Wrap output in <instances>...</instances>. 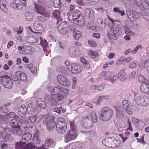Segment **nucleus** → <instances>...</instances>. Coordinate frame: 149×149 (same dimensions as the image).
Instances as JSON below:
<instances>
[{
    "mask_svg": "<svg viewBox=\"0 0 149 149\" xmlns=\"http://www.w3.org/2000/svg\"><path fill=\"white\" fill-rule=\"evenodd\" d=\"M38 116L36 115H33L29 116L28 118V119L29 120L30 122L32 123H34L37 119Z\"/></svg>",
    "mask_w": 149,
    "mask_h": 149,
    "instance_id": "603ef678",
    "label": "nucleus"
},
{
    "mask_svg": "<svg viewBox=\"0 0 149 149\" xmlns=\"http://www.w3.org/2000/svg\"><path fill=\"white\" fill-rule=\"evenodd\" d=\"M113 138L109 137L103 140L102 143L107 147L113 148Z\"/></svg>",
    "mask_w": 149,
    "mask_h": 149,
    "instance_id": "f3484780",
    "label": "nucleus"
},
{
    "mask_svg": "<svg viewBox=\"0 0 149 149\" xmlns=\"http://www.w3.org/2000/svg\"><path fill=\"white\" fill-rule=\"evenodd\" d=\"M22 2H20L17 5H14L13 6H12V7L14 9L16 10H21L23 8V6L22 5Z\"/></svg>",
    "mask_w": 149,
    "mask_h": 149,
    "instance_id": "8fccbe9b",
    "label": "nucleus"
},
{
    "mask_svg": "<svg viewBox=\"0 0 149 149\" xmlns=\"http://www.w3.org/2000/svg\"><path fill=\"white\" fill-rule=\"evenodd\" d=\"M40 38V39H39V40L40 41V45L42 47L43 51L45 52L47 51L48 48V43L45 39L42 40L41 38Z\"/></svg>",
    "mask_w": 149,
    "mask_h": 149,
    "instance_id": "bb28decb",
    "label": "nucleus"
},
{
    "mask_svg": "<svg viewBox=\"0 0 149 149\" xmlns=\"http://www.w3.org/2000/svg\"><path fill=\"white\" fill-rule=\"evenodd\" d=\"M61 86H55L54 91H53V94L54 95H58L61 93Z\"/></svg>",
    "mask_w": 149,
    "mask_h": 149,
    "instance_id": "c9c22d12",
    "label": "nucleus"
},
{
    "mask_svg": "<svg viewBox=\"0 0 149 149\" xmlns=\"http://www.w3.org/2000/svg\"><path fill=\"white\" fill-rule=\"evenodd\" d=\"M31 137L32 135L29 133H25L22 135V140L26 143L31 139Z\"/></svg>",
    "mask_w": 149,
    "mask_h": 149,
    "instance_id": "c756f323",
    "label": "nucleus"
},
{
    "mask_svg": "<svg viewBox=\"0 0 149 149\" xmlns=\"http://www.w3.org/2000/svg\"><path fill=\"white\" fill-rule=\"evenodd\" d=\"M134 102L139 105L146 107L149 104V97L144 95L135 96Z\"/></svg>",
    "mask_w": 149,
    "mask_h": 149,
    "instance_id": "39448f33",
    "label": "nucleus"
},
{
    "mask_svg": "<svg viewBox=\"0 0 149 149\" xmlns=\"http://www.w3.org/2000/svg\"><path fill=\"white\" fill-rule=\"evenodd\" d=\"M61 93H62L65 94H67L69 92V90L67 88H64L61 87Z\"/></svg>",
    "mask_w": 149,
    "mask_h": 149,
    "instance_id": "69168bd1",
    "label": "nucleus"
},
{
    "mask_svg": "<svg viewBox=\"0 0 149 149\" xmlns=\"http://www.w3.org/2000/svg\"><path fill=\"white\" fill-rule=\"evenodd\" d=\"M41 23L39 22L38 21H35L33 24L35 29L37 31H41L43 30V28Z\"/></svg>",
    "mask_w": 149,
    "mask_h": 149,
    "instance_id": "c85d7f7f",
    "label": "nucleus"
},
{
    "mask_svg": "<svg viewBox=\"0 0 149 149\" xmlns=\"http://www.w3.org/2000/svg\"><path fill=\"white\" fill-rule=\"evenodd\" d=\"M62 31H60L59 32L60 33H61L65 35L66 34H68L69 33V27H67L66 28H65V29H63L62 30Z\"/></svg>",
    "mask_w": 149,
    "mask_h": 149,
    "instance_id": "13d9d810",
    "label": "nucleus"
},
{
    "mask_svg": "<svg viewBox=\"0 0 149 149\" xmlns=\"http://www.w3.org/2000/svg\"><path fill=\"white\" fill-rule=\"evenodd\" d=\"M116 116L117 118L120 119L124 117V114L117 108L116 109Z\"/></svg>",
    "mask_w": 149,
    "mask_h": 149,
    "instance_id": "c03bdc74",
    "label": "nucleus"
},
{
    "mask_svg": "<svg viewBox=\"0 0 149 149\" xmlns=\"http://www.w3.org/2000/svg\"><path fill=\"white\" fill-rule=\"evenodd\" d=\"M89 55L93 58H95L98 56V53L96 51H91L88 53Z\"/></svg>",
    "mask_w": 149,
    "mask_h": 149,
    "instance_id": "de8ad7c7",
    "label": "nucleus"
},
{
    "mask_svg": "<svg viewBox=\"0 0 149 149\" xmlns=\"http://www.w3.org/2000/svg\"><path fill=\"white\" fill-rule=\"evenodd\" d=\"M12 79L20 83L22 81L26 82L27 81V77L24 72H21L19 71L16 72L15 75L11 76Z\"/></svg>",
    "mask_w": 149,
    "mask_h": 149,
    "instance_id": "0eeeda50",
    "label": "nucleus"
},
{
    "mask_svg": "<svg viewBox=\"0 0 149 149\" xmlns=\"http://www.w3.org/2000/svg\"><path fill=\"white\" fill-rule=\"evenodd\" d=\"M126 14L127 17L130 19H132L135 20L138 19L140 16L138 12L133 10H127Z\"/></svg>",
    "mask_w": 149,
    "mask_h": 149,
    "instance_id": "9b49d317",
    "label": "nucleus"
},
{
    "mask_svg": "<svg viewBox=\"0 0 149 149\" xmlns=\"http://www.w3.org/2000/svg\"><path fill=\"white\" fill-rule=\"evenodd\" d=\"M70 130L65 136L64 141L68 143L71 141L75 139L77 136V130L76 126L73 121L70 122Z\"/></svg>",
    "mask_w": 149,
    "mask_h": 149,
    "instance_id": "f257e3e1",
    "label": "nucleus"
},
{
    "mask_svg": "<svg viewBox=\"0 0 149 149\" xmlns=\"http://www.w3.org/2000/svg\"><path fill=\"white\" fill-rule=\"evenodd\" d=\"M56 78L58 82L61 86H67L70 84L69 80L62 75H58Z\"/></svg>",
    "mask_w": 149,
    "mask_h": 149,
    "instance_id": "4468645a",
    "label": "nucleus"
},
{
    "mask_svg": "<svg viewBox=\"0 0 149 149\" xmlns=\"http://www.w3.org/2000/svg\"><path fill=\"white\" fill-rule=\"evenodd\" d=\"M47 20V18L42 16H39L38 17L37 20L36 21H37L39 22L42 23V22H45Z\"/></svg>",
    "mask_w": 149,
    "mask_h": 149,
    "instance_id": "09e8293b",
    "label": "nucleus"
},
{
    "mask_svg": "<svg viewBox=\"0 0 149 149\" xmlns=\"http://www.w3.org/2000/svg\"><path fill=\"white\" fill-rule=\"evenodd\" d=\"M8 125V124L4 121L0 120V127L5 129Z\"/></svg>",
    "mask_w": 149,
    "mask_h": 149,
    "instance_id": "5fc2aeb1",
    "label": "nucleus"
},
{
    "mask_svg": "<svg viewBox=\"0 0 149 149\" xmlns=\"http://www.w3.org/2000/svg\"><path fill=\"white\" fill-rule=\"evenodd\" d=\"M54 98H56V100L58 102V101H64V96L61 94H60L54 96Z\"/></svg>",
    "mask_w": 149,
    "mask_h": 149,
    "instance_id": "a18cd8bd",
    "label": "nucleus"
},
{
    "mask_svg": "<svg viewBox=\"0 0 149 149\" xmlns=\"http://www.w3.org/2000/svg\"><path fill=\"white\" fill-rule=\"evenodd\" d=\"M69 27V24L68 23L64 21L60 23L57 27V29L59 32L61 31H62L63 29L66 28L67 27Z\"/></svg>",
    "mask_w": 149,
    "mask_h": 149,
    "instance_id": "a878e982",
    "label": "nucleus"
},
{
    "mask_svg": "<svg viewBox=\"0 0 149 149\" xmlns=\"http://www.w3.org/2000/svg\"><path fill=\"white\" fill-rule=\"evenodd\" d=\"M137 66L136 62L135 61H134L129 65V68H136Z\"/></svg>",
    "mask_w": 149,
    "mask_h": 149,
    "instance_id": "338daca9",
    "label": "nucleus"
},
{
    "mask_svg": "<svg viewBox=\"0 0 149 149\" xmlns=\"http://www.w3.org/2000/svg\"><path fill=\"white\" fill-rule=\"evenodd\" d=\"M19 123V121L18 120L13 119L9 123L11 125L12 127L19 126L18 125Z\"/></svg>",
    "mask_w": 149,
    "mask_h": 149,
    "instance_id": "79ce46f5",
    "label": "nucleus"
},
{
    "mask_svg": "<svg viewBox=\"0 0 149 149\" xmlns=\"http://www.w3.org/2000/svg\"><path fill=\"white\" fill-rule=\"evenodd\" d=\"M81 124L82 127L86 129L90 128L93 125L92 119L88 117H84L82 118Z\"/></svg>",
    "mask_w": 149,
    "mask_h": 149,
    "instance_id": "1a4fd4ad",
    "label": "nucleus"
},
{
    "mask_svg": "<svg viewBox=\"0 0 149 149\" xmlns=\"http://www.w3.org/2000/svg\"><path fill=\"white\" fill-rule=\"evenodd\" d=\"M67 15L68 16V18L69 20L71 21V22L74 23V21L76 19L74 17L72 13H68Z\"/></svg>",
    "mask_w": 149,
    "mask_h": 149,
    "instance_id": "ea45409f",
    "label": "nucleus"
},
{
    "mask_svg": "<svg viewBox=\"0 0 149 149\" xmlns=\"http://www.w3.org/2000/svg\"><path fill=\"white\" fill-rule=\"evenodd\" d=\"M140 89L142 91L148 93L149 91V86L148 84L144 83L140 86Z\"/></svg>",
    "mask_w": 149,
    "mask_h": 149,
    "instance_id": "7c9ffc66",
    "label": "nucleus"
},
{
    "mask_svg": "<svg viewBox=\"0 0 149 149\" xmlns=\"http://www.w3.org/2000/svg\"><path fill=\"white\" fill-rule=\"evenodd\" d=\"M68 68L69 71L74 74H77L80 72L82 69L81 66L77 64H75L73 66H71L70 67Z\"/></svg>",
    "mask_w": 149,
    "mask_h": 149,
    "instance_id": "dca6fc26",
    "label": "nucleus"
},
{
    "mask_svg": "<svg viewBox=\"0 0 149 149\" xmlns=\"http://www.w3.org/2000/svg\"><path fill=\"white\" fill-rule=\"evenodd\" d=\"M7 2L5 0H1L0 1V8L1 10L5 13H7L8 10L7 7Z\"/></svg>",
    "mask_w": 149,
    "mask_h": 149,
    "instance_id": "393cba45",
    "label": "nucleus"
},
{
    "mask_svg": "<svg viewBox=\"0 0 149 149\" xmlns=\"http://www.w3.org/2000/svg\"><path fill=\"white\" fill-rule=\"evenodd\" d=\"M29 105L28 106V107L27 108V111L29 114H32L33 113L35 110V108L32 107H30Z\"/></svg>",
    "mask_w": 149,
    "mask_h": 149,
    "instance_id": "4d7b16f0",
    "label": "nucleus"
},
{
    "mask_svg": "<svg viewBox=\"0 0 149 149\" xmlns=\"http://www.w3.org/2000/svg\"><path fill=\"white\" fill-rule=\"evenodd\" d=\"M118 77L121 81H123L126 79V74L123 70H121L119 72Z\"/></svg>",
    "mask_w": 149,
    "mask_h": 149,
    "instance_id": "473e14b6",
    "label": "nucleus"
},
{
    "mask_svg": "<svg viewBox=\"0 0 149 149\" xmlns=\"http://www.w3.org/2000/svg\"><path fill=\"white\" fill-rule=\"evenodd\" d=\"M27 111V109L25 105H22L19 109L18 114L21 116H24Z\"/></svg>",
    "mask_w": 149,
    "mask_h": 149,
    "instance_id": "b1692460",
    "label": "nucleus"
},
{
    "mask_svg": "<svg viewBox=\"0 0 149 149\" xmlns=\"http://www.w3.org/2000/svg\"><path fill=\"white\" fill-rule=\"evenodd\" d=\"M141 66L147 69L149 67V60H143L141 62Z\"/></svg>",
    "mask_w": 149,
    "mask_h": 149,
    "instance_id": "58836bf2",
    "label": "nucleus"
},
{
    "mask_svg": "<svg viewBox=\"0 0 149 149\" xmlns=\"http://www.w3.org/2000/svg\"><path fill=\"white\" fill-rule=\"evenodd\" d=\"M44 98L45 101L47 103H49V104L51 106H54L58 103V101L52 95H46L44 96Z\"/></svg>",
    "mask_w": 149,
    "mask_h": 149,
    "instance_id": "ddd939ff",
    "label": "nucleus"
},
{
    "mask_svg": "<svg viewBox=\"0 0 149 149\" xmlns=\"http://www.w3.org/2000/svg\"><path fill=\"white\" fill-rule=\"evenodd\" d=\"M89 44L92 47H95L97 46L96 42L93 40H89L88 41Z\"/></svg>",
    "mask_w": 149,
    "mask_h": 149,
    "instance_id": "052dcab7",
    "label": "nucleus"
},
{
    "mask_svg": "<svg viewBox=\"0 0 149 149\" xmlns=\"http://www.w3.org/2000/svg\"><path fill=\"white\" fill-rule=\"evenodd\" d=\"M37 104L38 106L43 109L46 108L47 105L45 102L43 101L42 99L39 98L37 100Z\"/></svg>",
    "mask_w": 149,
    "mask_h": 149,
    "instance_id": "cd10ccee",
    "label": "nucleus"
},
{
    "mask_svg": "<svg viewBox=\"0 0 149 149\" xmlns=\"http://www.w3.org/2000/svg\"><path fill=\"white\" fill-rule=\"evenodd\" d=\"M113 11L114 12L118 13H120L121 16H123L125 14L124 11H121L120 10V8L118 7L114 8L113 9Z\"/></svg>",
    "mask_w": 149,
    "mask_h": 149,
    "instance_id": "49530a36",
    "label": "nucleus"
},
{
    "mask_svg": "<svg viewBox=\"0 0 149 149\" xmlns=\"http://www.w3.org/2000/svg\"><path fill=\"white\" fill-rule=\"evenodd\" d=\"M5 115L8 118H13L15 116V113L14 112H10L8 114H5Z\"/></svg>",
    "mask_w": 149,
    "mask_h": 149,
    "instance_id": "774afa93",
    "label": "nucleus"
},
{
    "mask_svg": "<svg viewBox=\"0 0 149 149\" xmlns=\"http://www.w3.org/2000/svg\"><path fill=\"white\" fill-rule=\"evenodd\" d=\"M0 81L2 82V84L6 88L10 89L13 85V82L10 77L7 75L1 76Z\"/></svg>",
    "mask_w": 149,
    "mask_h": 149,
    "instance_id": "6e6552de",
    "label": "nucleus"
},
{
    "mask_svg": "<svg viewBox=\"0 0 149 149\" xmlns=\"http://www.w3.org/2000/svg\"><path fill=\"white\" fill-rule=\"evenodd\" d=\"M34 5L37 13L40 14L45 11V8L43 6L37 4L36 3H34Z\"/></svg>",
    "mask_w": 149,
    "mask_h": 149,
    "instance_id": "4be33fe9",
    "label": "nucleus"
},
{
    "mask_svg": "<svg viewBox=\"0 0 149 149\" xmlns=\"http://www.w3.org/2000/svg\"><path fill=\"white\" fill-rule=\"evenodd\" d=\"M53 15L56 19H58L60 16V11L58 10H54L53 12Z\"/></svg>",
    "mask_w": 149,
    "mask_h": 149,
    "instance_id": "864d4df0",
    "label": "nucleus"
},
{
    "mask_svg": "<svg viewBox=\"0 0 149 149\" xmlns=\"http://www.w3.org/2000/svg\"><path fill=\"white\" fill-rule=\"evenodd\" d=\"M0 146L1 149H8L9 147L8 145L5 143H1Z\"/></svg>",
    "mask_w": 149,
    "mask_h": 149,
    "instance_id": "e2e57ef3",
    "label": "nucleus"
},
{
    "mask_svg": "<svg viewBox=\"0 0 149 149\" xmlns=\"http://www.w3.org/2000/svg\"><path fill=\"white\" fill-rule=\"evenodd\" d=\"M11 131L13 135L17 136H20L22 134V130L19 126L12 127Z\"/></svg>",
    "mask_w": 149,
    "mask_h": 149,
    "instance_id": "a211bd4d",
    "label": "nucleus"
},
{
    "mask_svg": "<svg viewBox=\"0 0 149 149\" xmlns=\"http://www.w3.org/2000/svg\"><path fill=\"white\" fill-rule=\"evenodd\" d=\"M118 79V76L117 75H114L112 77L110 76V81L112 83H113Z\"/></svg>",
    "mask_w": 149,
    "mask_h": 149,
    "instance_id": "0e129e2a",
    "label": "nucleus"
},
{
    "mask_svg": "<svg viewBox=\"0 0 149 149\" xmlns=\"http://www.w3.org/2000/svg\"><path fill=\"white\" fill-rule=\"evenodd\" d=\"M72 13L75 19H77L82 16L81 15V12L78 10H75L73 11Z\"/></svg>",
    "mask_w": 149,
    "mask_h": 149,
    "instance_id": "37998d69",
    "label": "nucleus"
},
{
    "mask_svg": "<svg viewBox=\"0 0 149 149\" xmlns=\"http://www.w3.org/2000/svg\"><path fill=\"white\" fill-rule=\"evenodd\" d=\"M76 30V26L75 25L73 24L69 28V33H74Z\"/></svg>",
    "mask_w": 149,
    "mask_h": 149,
    "instance_id": "bf43d9fd",
    "label": "nucleus"
},
{
    "mask_svg": "<svg viewBox=\"0 0 149 149\" xmlns=\"http://www.w3.org/2000/svg\"><path fill=\"white\" fill-rule=\"evenodd\" d=\"M25 17L26 19L28 21H30L33 20V17L31 13L29 12L26 13L25 14Z\"/></svg>",
    "mask_w": 149,
    "mask_h": 149,
    "instance_id": "3c124183",
    "label": "nucleus"
},
{
    "mask_svg": "<svg viewBox=\"0 0 149 149\" xmlns=\"http://www.w3.org/2000/svg\"><path fill=\"white\" fill-rule=\"evenodd\" d=\"M113 111L111 109L108 107L103 108L99 112V119L103 122L109 121L113 117Z\"/></svg>",
    "mask_w": 149,
    "mask_h": 149,
    "instance_id": "f03ea898",
    "label": "nucleus"
},
{
    "mask_svg": "<svg viewBox=\"0 0 149 149\" xmlns=\"http://www.w3.org/2000/svg\"><path fill=\"white\" fill-rule=\"evenodd\" d=\"M15 149H47L43 144L41 146L37 147L32 143H26L21 141L16 142L15 144Z\"/></svg>",
    "mask_w": 149,
    "mask_h": 149,
    "instance_id": "7ed1b4c3",
    "label": "nucleus"
},
{
    "mask_svg": "<svg viewBox=\"0 0 149 149\" xmlns=\"http://www.w3.org/2000/svg\"><path fill=\"white\" fill-rule=\"evenodd\" d=\"M39 40V39L36 36L31 35L28 37L26 39L25 41L26 42L30 43H35Z\"/></svg>",
    "mask_w": 149,
    "mask_h": 149,
    "instance_id": "6ab92c4d",
    "label": "nucleus"
},
{
    "mask_svg": "<svg viewBox=\"0 0 149 149\" xmlns=\"http://www.w3.org/2000/svg\"><path fill=\"white\" fill-rule=\"evenodd\" d=\"M53 5L55 8H59L61 7L59 0H54L53 2Z\"/></svg>",
    "mask_w": 149,
    "mask_h": 149,
    "instance_id": "6e6d98bb",
    "label": "nucleus"
},
{
    "mask_svg": "<svg viewBox=\"0 0 149 149\" xmlns=\"http://www.w3.org/2000/svg\"><path fill=\"white\" fill-rule=\"evenodd\" d=\"M56 142L52 139L47 138L45 140V146L50 148H53L56 145Z\"/></svg>",
    "mask_w": 149,
    "mask_h": 149,
    "instance_id": "aec40b11",
    "label": "nucleus"
},
{
    "mask_svg": "<svg viewBox=\"0 0 149 149\" xmlns=\"http://www.w3.org/2000/svg\"><path fill=\"white\" fill-rule=\"evenodd\" d=\"M80 60L81 62L83 63L85 67L88 68H90V66L89 62L84 58L81 57L80 58Z\"/></svg>",
    "mask_w": 149,
    "mask_h": 149,
    "instance_id": "e433bc0d",
    "label": "nucleus"
},
{
    "mask_svg": "<svg viewBox=\"0 0 149 149\" xmlns=\"http://www.w3.org/2000/svg\"><path fill=\"white\" fill-rule=\"evenodd\" d=\"M11 129L7 128L3 130V141H8L11 142L14 140V138L11 136V133L10 132Z\"/></svg>",
    "mask_w": 149,
    "mask_h": 149,
    "instance_id": "9d476101",
    "label": "nucleus"
},
{
    "mask_svg": "<svg viewBox=\"0 0 149 149\" xmlns=\"http://www.w3.org/2000/svg\"><path fill=\"white\" fill-rule=\"evenodd\" d=\"M125 26L120 24H118L116 27L115 29L116 30V33L119 36L121 35L122 32L123 31L124 29Z\"/></svg>",
    "mask_w": 149,
    "mask_h": 149,
    "instance_id": "2f4dec72",
    "label": "nucleus"
},
{
    "mask_svg": "<svg viewBox=\"0 0 149 149\" xmlns=\"http://www.w3.org/2000/svg\"><path fill=\"white\" fill-rule=\"evenodd\" d=\"M74 23L79 26H83L85 24V17L83 16H82L78 19H76L74 21Z\"/></svg>",
    "mask_w": 149,
    "mask_h": 149,
    "instance_id": "412c9836",
    "label": "nucleus"
},
{
    "mask_svg": "<svg viewBox=\"0 0 149 149\" xmlns=\"http://www.w3.org/2000/svg\"><path fill=\"white\" fill-rule=\"evenodd\" d=\"M141 5L142 7L146 9H149V4L148 1L146 0H144L141 2Z\"/></svg>",
    "mask_w": 149,
    "mask_h": 149,
    "instance_id": "a19ab883",
    "label": "nucleus"
},
{
    "mask_svg": "<svg viewBox=\"0 0 149 149\" xmlns=\"http://www.w3.org/2000/svg\"><path fill=\"white\" fill-rule=\"evenodd\" d=\"M128 27L127 26H125L124 29L125 31V33L127 35L125 36L124 38L126 40H130V36H132L133 35L134 33L131 31L130 29L128 28Z\"/></svg>",
    "mask_w": 149,
    "mask_h": 149,
    "instance_id": "5701e85b",
    "label": "nucleus"
},
{
    "mask_svg": "<svg viewBox=\"0 0 149 149\" xmlns=\"http://www.w3.org/2000/svg\"><path fill=\"white\" fill-rule=\"evenodd\" d=\"M54 116L46 118L43 122V124L46 126L48 131H52L54 129L55 126V121L53 118Z\"/></svg>",
    "mask_w": 149,
    "mask_h": 149,
    "instance_id": "423d86ee",
    "label": "nucleus"
},
{
    "mask_svg": "<svg viewBox=\"0 0 149 149\" xmlns=\"http://www.w3.org/2000/svg\"><path fill=\"white\" fill-rule=\"evenodd\" d=\"M97 22L99 26L101 29H104L105 28L106 24L105 23L103 22L102 19L100 18L97 19Z\"/></svg>",
    "mask_w": 149,
    "mask_h": 149,
    "instance_id": "f704fd0d",
    "label": "nucleus"
},
{
    "mask_svg": "<svg viewBox=\"0 0 149 149\" xmlns=\"http://www.w3.org/2000/svg\"><path fill=\"white\" fill-rule=\"evenodd\" d=\"M67 123L64 118H60L57 121L56 130L58 133L63 134L67 130Z\"/></svg>",
    "mask_w": 149,
    "mask_h": 149,
    "instance_id": "20e7f679",
    "label": "nucleus"
},
{
    "mask_svg": "<svg viewBox=\"0 0 149 149\" xmlns=\"http://www.w3.org/2000/svg\"><path fill=\"white\" fill-rule=\"evenodd\" d=\"M123 107L125 110L130 115L132 113L133 106L131 104L130 101L126 100H124L122 102Z\"/></svg>",
    "mask_w": 149,
    "mask_h": 149,
    "instance_id": "f8f14e48",
    "label": "nucleus"
},
{
    "mask_svg": "<svg viewBox=\"0 0 149 149\" xmlns=\"http://www.w3.org/2000/svg\"><path fill=\"white\" fill-rule=\"evenodd\" d=\"M86 26L88 28H90L94 31H96L97 30V27L92 22L88 23Z\"/></svg>",
    "mask_w": 149,
    "mask_h": 149,
    "instance_id": "72a5a7b5",
    "label": "nucleus"
},
{
    "mask_svg": "<svg viewBox=\"0 0 149 149\" xmlns=\"http://www.w3.org/2000/svg\"><path fill=\"white\" fill-rule=\"evenodd\" d=\"M84 12L86 16L88 17L90 20L92 21L94 20V13L92 10L90 8H86Z\"/></svg>",
    "mask_w": 149,
    "mask_h": 149,
    "instance_id": "2eb2a0df",
    "label": "nucleus"
},
{
    "mask_svg": "<svg viewBox=\"0 0 149 149\" xmlns=\"http://www.w3.org/2000/svg\"><path fill=\"white\" fill-rule=\"evenodd\" d=\"M81 33L80 31L77 30L73 33V36L75 39L78 40L81 37Z\"/></svg>",
    "mask_w": 149,
    "mask_h": 149,
    "instance_id": "4c0bfd02",
    "label": "nucleus"
},
{
    "mask_svg": "<svg viewBox=\"0 0 149 149\" xmlns=\"http://www.w3.org/2000/svg\"><path fill=\"white\" fill-rule=\"evenodd\" d=\"M91 116L93 120L94 123H96L97 121V118L95 113H91Z\"/></svg>",
    "mask_w": 149,
    "mask_h": 149,
    "instance_id": "680f3d73",
    "label": "nucleus"
}]
</instances>
